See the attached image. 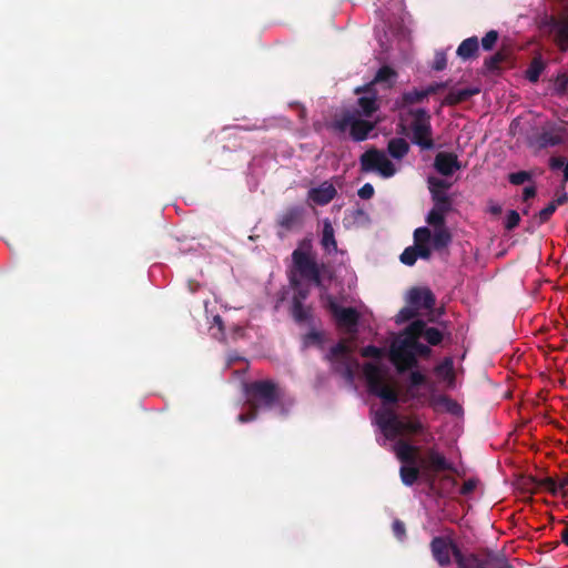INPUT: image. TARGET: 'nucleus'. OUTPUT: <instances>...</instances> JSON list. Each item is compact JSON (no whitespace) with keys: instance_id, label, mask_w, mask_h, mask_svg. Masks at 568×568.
Masks as SVG:
<instances>
[{"instance_id":"obj_39","label":"nucleus","mask_w":568,"mask_h":568,"mask_svg":"<svg viewBox=\"0 0 568 568\" xmlns=\"http://www.w3.org/2000/svg\"><path fill=\"white\" fill-rule=\"evenodd\" d=\"M506 59L503 52H497L485 60V67L488 71H496L499 69L500 63Z\"/></svg>"},{"instance_id":"obj_11","label":"nucleus","mask_w":568,"mask_h":568,"mask_svg":"<svg viewBox=\"0 0 568 568\" xmlns=\"http://www.w3.org/2000/svg\"><path fill=\"white\" fill-rule=\"evenodd\" d=\"M458 568H513L505 554L493 550L468 552L466 558H459Z\"/></svg>"},{"instance_id":"obj_21","label":"nucleus","mask_w":568,"mask_h":568,"mask_svg":"<svg viewBox=\"0 0 568 568\" xmlns=\"http://www.w3.org/2000/svg\"><path fill=\"white\" fill-rule=\"evenodd\" d=\"M321 245L326 254H334L337 252V242L335 239V231L329 220H324Z\"/></svg>"},{"instance_id":"obj_8","label":"nucleus","mask_w":568,"mask_h":568,"mask_svg":"<svg viewBox=\"0 0 568 568\" xmlns=\"http://www.w3.org/2000/svg\"><path fill=\"white\" fill-rule=\"evenodd\" d=\"M408 114L413 116L410 123L412 142L422 150H433L435 143L428 111L426 109H412Z\"/></svg>"},{"instance_id":"obj_54","label":"nucleus","mask_w":568,"mask_h":568,"mask_svg":"<svg viewBox=\"0 0 568 568\" xmlns=\"http://www.w3.org/2000/svg\"><path fill=\"white\" fill-rule=\"evenodd\" d=\"M375 193L374 186L371 183H365L357 192L358 196L363 200H369Z\"/></svg>"},{"instance_id":"obj_43","label":"nucleus","mask_w":568,"mask_h":568,"mask_svg":"<svg viewBox=\"0 0 568 568\" xmlns=\"http://www.w3.org/2000/svg\"><path fill=\"white\" fill-rule=\"evenodd\" d=\"M498 40V32L496 30L488 31L481 39V47L484 50H491Z\"/></svg>"},{"instance_id":"obj_12","label":"nucleus","mask_w":568,"mask_h":568,"mask_svg":"<svg viewBox=\"0 0 568 568\" xmlns=\"http://www.w3.org/2000/svg\"><path fill=\"white\" fill-rule=\"evenodd\" d=\"M359 164L362 172H377L384 179L392 178L396 174L394 163L383 151L376 148H371L365 151L359 158Z\"/></svg>"},{"instance_id":"obj_28","label":"nucleus","mask_w":568,"mask_h":568,"mask_svg":"<svg viewBox=\"0 0 568 568\" xmlns=\"http://www.w3.org/2000/svg\"><path fill=\"white\" fill-rule=\"evenodd\" d=\"M427 95L424 89H413L402 94L400 99L396 101L398 108H407L413 104L422 103Z\"/></svg>"},{"instance_id":"obj_16","label":"nucleus","mask_w":568,"mask_h":568,"mask_svg":"<svg viewBox=\"0 0 568 568\" xmlns=\"http://www.w3.org/2000/svg\"><path fill=\"white\" fill-rule=\"evenodd\" d=\"M434 168L439 174L449 176L460 169V163L455 153L438 152L434 160Z\"/></svg>"},{"instance_id":"obj_50","label":"nucleus","mask_w":568,"mask_h":568,"mask_svg":"<svg viewBox=\"0 0 568 568\" xmlns=\"http://www.w3.org/2000/svg\"><path fill=\"white\" fill-rule=\"evenodd\" d=\"M447 65V58L444 52H436L433 69L435 71H443Z\"/></svg>"},{"instance_id":"obj_18","label":"nucleus","mask_w":568,"mask_h":568,"mask_svg":"<svg viewBox=\"0 0 568 568\" xmlns=\"http://www.w3.org/2000/svg\"><path fill=\"white\" fill-rule=\"evenodd\" d=\"M423 327V324L420 322H412L406 328L405 333H407L409 343L412 344L413 352L415 354V357H429L432 354V349L428 345H425L419 342V333L418 328Z\"/></svg>"},{"instance_id":"obj_52","label":"nucleus","mask_w":568,"mask_h":568,"mask_svg":"<svg viewBox=\"0 0 568 568\" xmlns=\"http://www.w3.org/2000/svg\"><path fill=\"white\" fill-rule=\"evenodd\" d=\"M409 383L412 387H418L426 383V376L418 371L410 372Z\"/></svg>"},{"instance_id":"obj_1","label":"nucleus","mask_w":568,"mask_h":568,"mask_svg":"<svg viewBox=\"0 0 568 568\" xmlns=\"http://www.w3.org/2000/svg\"><path fill=\"white\" fill-rule=\"evenodd\" d=\"M292 263L287 268V278L293 290L292 304H304L311 294V290L303 282L313 284L325 290L324 275L327 267L318 263L316 253L313 251L311 240H303L291 254Z\"/></svg>"},{"instance_id":"obj_32","label":"nucleus","mask_w":568,"mask_h":568,"mask_svg":"<svg viewBox=\"0 0 568 568\" xmlns=\"http://www.w3.org/2000/svg\"><path fill=\"white\" fill-rule=\"evenodd\" d=\"M545 69V63L540 57H536L531 60L528 69L526 70V79L531 82L536 83L539 80V77L541 72Z\"/></svg>"},{"instance_id":"obj_2","label":"nucleus","mask_w":568,"mask_h":568,"mask_svg":"<svg viewBox=\"0 0 568 568\" xmlns=\"http://www.w3.org/2000/svg\"><path fill=\"white\" fill-rule=\"evenodd\" d=\"M245 395L250 410L237 416L240 423H248L257 417V410L271 409L280 404L283 393L277 383L272 379L253 381L245 385Z\"/></svg>"},{"instance_id":"obj_15","label":"nucleus","mask_w":568,"mask_h":568,"mask_svg":"<svg viewBox=\"0 0 568 568\" xmlns=\"http://www.w3.org/2000/svg\"><path fill=\"white\" fill-rule=\"evenodd\" d=\"M407 302L416 311L418 308L433 310L436 304V298L433 292L427 287H413L408 292Z\"/></svg>"},{"instance_id":"obj_40","label":"nucleus","mask_w":568,"mask_h":568,"mask_svg":"<svg viewBox=\"0 0 568 568\" xmlns=\"http://www.w3.org/2000/svg\"><path fill=\"white\" fill-rule=\"evenodd\" d=\"M417 316V311L410 304L403 307L396 315L397 323H405Z\"/></svg>"},{"instance_id":"obj_47","label":"nucleus","mask_w":568,"mask_h":568,"mask_svg":"<svg viewBox=\"0 0 568 568\" xmlns=\"http://www.w3.org/2000/svg\"><path fill=\"white\" fill-rule=\"evenodd\" d=\"M303 342L305 346H310L312 344L320 345L323 342V334L321 332L312 329L304 335Z\"/></svg>"},{"instance_id":"obj_48","label":"nucleus","mask_w":568,"mask_h":568,"mask_svg":"<svg viewBox=\"0 0 568 568\" xmlns=\"http://www.w3.org/2000/svg\"><path fill=\"white\" fill-rule=\"evenodd\" d=\"M361 355L366 358L371 357V358L379 359L383 356V351H382V348H379L375 345H368V346H365L362 348Z\"/></svg>"},{"instance_id":"obj_22","label":"nucleus","mask_w":568,"mask_h":568,"mask_svg":"<svg viewBox=\"0 0 568 568\" xmlns=\"http://www.w3.org/2000/svg\"><path fill=\"white\" fill-rule=\"evenodd\" d=\"M479 93L478 88H465L462 90H450L448 94L445 97L443 104L445 105H456L462 102L467 101L469 98Z\"/></svg>"},{"instance_id":"obj_31","label":"nucleus","mask_w":568,"mask_h":568,"mask_svg":"<svg viewBox=\"0 0 568 568\" xmlns=\"http://www.w3.org/2000/svg\"><path fill=\"white\" fill-rule=\"evenodd\" d=\"M430 195H432V201L434 203L433 207L437 209L438 211H445L447 213L452 211L453 201L446 192L440 193V192L432 190Z\"/></svg>"},{"instance_id":"obj_3","label":"nucleus","mask_w":568,"mask_h":568,"mask_svg":"<svg viewBox=\"0 0 568 568\" xmlns=\"http://www.w3.org/2000/svg\"><path fill=\"white\" fill-rule=\"evenodd\" d=\"M377 424L388 439H395L402 435H417L425 430L424 424L418 418H400L392 409L381 412L377 415Z\"/></svg>"},{"instance_id":"obj_7","label":"nucleus","mask_w":568,"mask_h":568,"mask_svg":"<svg viewBox=\"0 0 568 568\" xmlns=\"http://www.w3.org/2000/svg\"><path fill=\"white\" fill-rule=\"evenodd\" d=\"M418 463L423 469V479L430 488L434 487L436 477L439 473L456 470L454 464L450 463L436 447L427 448L422 456L418 453Z\"/></svg>"},{"instance_id":"obj_35","label":"nucleus","mask_w":568,"mask_h":568,"mask_svg":"<svg viewBox=\"0 0 568 568\" xmlns=\"http://www.w3.org/2000/svg\"><path fill=\"white\" fill-rule=\"evenodd\" d=\"M532 180V174L528 171H518L508 175V181L513 185H521Z\"/></svg>"},{"instance_id":"obj_9","label":"nucleus","mask_w":568,"mask_h":568,"mask_svg":"<svg viewBox=\"0 0 568 568\" xmlns=\"http://www.w3.org/2000/svg\"><path fill=\"white\" fill-rule=\"evenodd\" d=\"M407 333L394 339L389 347V361L395 366L399 374L417 367L418 359L415 357L413 348L410 347Z\"/></svg>"},{"instance_id":"obj_36","label":"nucleus","mask_w":568,"mask_h":568,"mask_svg":"<svg viewBox=\"0 0 568 568\" xmlns=\"http://www.w3.org/2000/svg\"><path fill=\"white\" fill-rule=\"evenodd\" d=\"M432 241V232L428 227L422 226L414 231V244H425Z\"/></svg>"},{"instance_id":"obj_27","label":"nucleus","mask_w":568,"mask_h":568,"mask_svg":"<svg viewBox=\"0 0 568 568\" xmlns=\"http://www.w3.org/2000/svg\"><path fill=\"white\" fill-rule=\"evenodd\" d=\"M409 144L403 138H393L387 143L388 154L396 160H402L409 152Z\"/></svg>"},{"instance_id":"obj_29","label":"nucleus","mask_w":568,"mask_h":568,"mask_svg":"<svg viewBox=\"0 0 568 568\" xmlns=\"http://www.w3.org/2000/svg\"><path fill=\"white\" fill-rule=\"evenodd\" d=\"M366 93L367 95L358 98L357 104L361 108L362 114L369 118L378 110L377 94L374 89Z\"/></svg>"},{"instance_id":"obj_46","label":"nucleus","mask_w":568,"mask_h":568,"mask_svg":"<svg viewBox=\"0 0 568 568\" xmlns=\"http://www.w3.org/2000/svg\"><path fill=\"white\" fill-rule=\"evenodd\" d=\"M556 203H548L547 206H545L542 210L538 213L539 223L544 224L549 221L551 215L556 212Z\"/></svg>"},{"instance_id":"obj_14","label":"nucleus","mask_w":568,"mask_h":568,"mask_svg":"<svg viewBox=\"0 0 568 568\" xmlns=\"http://www.w3.org/2000/svg\"><path fill=\"white\" fill-rule=\"evenodd\" d=\"M325 306L331 312L341 328L348 333H356L359 322V313L355 307H342L332 295L325 296Z\"/></svg>"},{"instance_id":"obj_19","label":"nucleus","mask_w":568,"mask_h":568,"mask_svg":"<svg viewBox=\"0 0 568 568\" xmlns=\"http://www.w3.org/2000/svg\"><path fill=\"white\" fill-rule=\"evenodd\" d=\"M337 194L335 186L331 182H323L317 187L308 191V199L317 205L328 204Z\"/></svg>"},{"instance_id":"obj_5","label":"nucleus","mask_w":568,"mask_h":568,"mask_svg":"<svg viewBox=\"0 0 568 568\" xmlns=\"http://www.w3.org/2000/svg\"><path fill=\"white\" fill-rule=\"evenodd\" d=\"M329 126L337 133H345L348 130L349 138L354 142H362L368 139L369 133L375 129V123L361 119V113L357 110H347L336 116Z\"/></svg>"},{"instance_id":"obj_51","label":"nucleus","mask_w":568,"mask_h":568,"mask_svg":"<svg viewBox=\"0 0 568 568\" xmlns=\"http://www.w3.org/2000/svg\"><path fill=\"white\" fill-rule=\"evenodd\" d=\"M414 247L416 248L417 256L423 260H429L432 256V250L429 246V243L425 244H414Z\"/></svg>"},{"instance_id":"obj_30","label":"nucleus","mask_w":568,"mask_h":568,"mask_svg":"<svg viewBox=\"0 0 568 568\" xmlns=\"http://www.w3.org/2000/svg\"><path fill=\"white\" fill-rule=\"evenodd\" d=\"M452 242L450 232L444 227L435 229L434 234L432 235V244L435 250H442L447 247Z\"/></svg>"},{"instance_id":"obj_4","label":"nucleus","mask_w":568,"mask_h":568,"mask_svg":"<svg viewBox=\"0 0 568 568\" xmlns=\"http://www.w3.org/2000/svg\"><path fill=\"white\" fill-rule=\"evenodd\" d=\"M394 450L396 457L402 463L399 468L400 480L405 486H413L419 478H423V469L418 463V453L420 448L407 440L399 439Z\"/></svg>"},{"instance_id":"obj_53","label":"nucleus","mask_w":568,"mask_h":568,"mask_svg":"<svg viewBox=\"0 0 568 568\" xmlns=\"http://www.w3.org/2000/svg\"><path fill=\"white\" fill-rule=\"evenodd\" d=\"M448 84H449V81L434 82V83H430L429 85H427L424 90L428 98L429 95L435 94L438 91L446 89L448 87Z\"/></svg>"},{"instance_id":"obj_57","label":"nucleus","mask_w":568,"mask_h":568,"mask_svg":"<svg viewBox=\"0 0 568 568\" xmlns=\"http://www.w3.org/2000/svg\"><path fill=\"white\" fill-rule=\"evenodd\" d=\"M487 212L490 213L491 215L498 216V215L501 214L503 209H501V205H499L498 203L494 202L493 200H489L488 201Z\"/></svg>"},{"instance_id":"obj_34","label":"nucleus","mask_w":568,"mask_h":568,"mask_svg":"<svg viewBox=\"0 0 568 568\" xmlns=\"http://www.w3.org/2000/svg\"><path fill=\"white\" fill-rule=\"evenodd\" d=\"M549 166L551 170L562 169L564 181H568V159L566 160L564 156H552L549 161Z\"/></svg>"},{"instance_id":"obj_38","label":"nucleus","mask_w":568,"mask_h":568,"mask_svg":"<svg viewBox=\"0 0 568 568\" xmlns=\"http://www.w3.org/2000/svg\"><path fill=\"white\" fill-rule=\"evenodd\" d=\"M536 484L538 487L544 488L545 490L549 491L551 495H557L559 491L558 483L551 477L538 479V480H536Z\"/></svg>"},{"instance_id":"obj_10","label":"nucleus","mask_w":568,"mask_h":568,"mask_svg":"<svg viewBox=\"0 0 568 568\" xmlns=\"http://www.w3.org/2000/svg\"><path fill=\"white\" fill-rule=\"evenodd\" d=\"M351 348L345 341H339L332 346L325 359L331 364V371L343 377L347 383L352 384L355 378L353 364L351 362Z\"/></svg>"},{"instance_id":"obj_25","label":"nucleus","mask_w":568,"mask_h":568,"mask_svg":"<svg viewBox=\"0 0 568 568\" xmlns=\"http://www.w3.org/2000/svg\"><path fill=\"white\" fill-rule=\"evenodd\" d=\"M479 49V41L477 37H470L462 41L457 48V55L463 60H468L477 57Z\"/></svg>"},{"instance_id":"obj_13","label":"nucleus","mask_w":568,"mask_h":568,"mask_svg":"<svg viewBox=\"0 0 568 568\" xmlns=\"http://www.w3.org/2000/svg\"><path fill=\"white\" fill-rule=\"evenodd\" d=\"M429 548L434 560L443 568L452 564V556L457 566L459 558H466L467 556L454 540L444 536L434 537L429 544Z\"/></svg>"},{"instance_id":"obj_45","label":"nucleus","mask_w":568,"mask_h":568,"mask_svg":"<svg viewBox=\"0 0 568 568\" xmlns=\"http://www.w3.org/2000/svg\"><path fill=\"white\" fill-rule=\"evenodd\" d=\"M520 215L517 211L510 210L505 221V230L513 231L519 225Z\"/></svg>"},{"instance_id":"obj_44","label":"nucleus","mask_w":568,"mask_h":568,"mask_svg":"<svg viewBox=\"0 0 568 568\" xmlns=\"http://www.w3.org/2000/svg\"><path fill=\"white\" fill-rule=\"evenodd\" d=\"M555 90L559 95H564L568 92V75L566 73H561L556 78Z\"/></svg>"},{"instance_id":"obj_24","label":"nucleus","mask_w":568,"mask_h":568,"mask_svg":"<svg viewBox=\"0 0 568 568\" xmlns=\"http://www.w3.org/2000/svg\"><path fill=\"white\" fill-rule=\"evenodd\" d=\"M302 221V209L294 206L286 210L278 217V225L286 231H291L297 226Z\"/></svg>"},{"instance_id":"obj_33","label":"nucleus","mask_w":568,"mask_h":568,"mask_svg":"<svg viewBox=\"0 0 568 568\" xmlns=\"http://www.w3.org/2000/svg\"><path fill=\"white\" fill-rule=\"evenodd\" d=\"M446 214L447 212L438 211L437 209L433 207L426 216V222L435 229L444 227Z\"/></svg>"},{"instance_id":"obj_23","label":"nucleus","mask_w":568,"mask_h":568,"mask_svg":"<svg viewBox=\"0 0 568 568\" xmlns=\"http://www.w3.org/2000/svg\"><path fill=\"white\" fill-rule=\"evenodd\" d=\"M290 313L297 324L311 325L313 323V307L311 305L291 303Z\"/></svg>"},{"instance_id":"obj_58","label":"nucleus","mask_w":568,"mask_h":568,"mask_svg":"<svg viewBox=\"0 0 568 568\" xmlns=\"http://www.w3.org/2000/svg\"><path fill=\"white\" fill-rule=\"evenodd\" d=\"M568 486V475L561 479V481L558 484L559 490H562L564 496H568V490L566 487Z\"/></svg>"},{"instance_id":"obj_62","label":"nucleus","mask_w":568,"mask_h":568,"mask_svg":"<svg viewBox=\"0 0 568 568\" xmlns=\"http://www.w3.org/2000/svg\"><path fill=\"white\" fill-rule=\"evenodd\" d=\"M214 321H215V323H219V324H221V323H222V320H221V317H220V316H215V317H214Z\"/></svg>"},{"instance_id":"obj_6","label":"nucleus","mask_w":568,"mask_h":568,"mask_svg":"<svg viewBox=\"0 0 568 568\" xmlns=\"http://www.w3.org/2000/svg\"><path fill=\"white\" fill-rule=\"evenodd\" d=\"M363 374L371 394L379 397L385 404H396L398 402L397 392L386 383L379 365L365 363Z\"/></svg>"},{"instance_id":"obj_55","label":"nucleus","mask_w":568,"mask_h":568,"mask_svg":"<svg viewBox=\"0 0 568 568\" xmlns=\"http://www.w3.org/2000/svg\"><path fill=\"white\" fill-rule=\"evenodd\" d=\"M477 487V480L474 479V478H470V479H467L464 481L462 488H460V494L464 495V496H467L469 494H471Z\"/></svg>"},{"instance_id":"obj_20","label":"nucleus","mask_w":568,"mask_h":568,"mask_svg":"<svg viewBox=\"0 0 568 568\" xmlns=\"http://www.w3.org/2000/svg\"><path fill=\"white\" fill-rule=\"evenodd\" d=\"M564 128L551 126L542 129L537 138V142L541 148L556 146L564 142Z\"/></svg>"},{"instance_id":"obj_26","label":"nucleus","mask_w":568,"mask_h":568,"mask_svg":"<svg viewBox=\"0 0 568 568\" xmlns=\"http://www.w3.org/2000/svg\"><path fill=\"white\" fill-rule=\"evenodd\" d=\"M415 322H420L423 324V327L418 328V333L420 337L425 338L428 345L437 346L442 344L444 341V334L440 329L427 326L423 320H416Z\"/></svg>"},{"instance_id":"obj_41","label":"nucleus","mask_w":568,"mask_h":568,"mask_svg":"<svg viewBox=\"0 0 568 568\" xmlns=\"http://www.w3.org/2000/svg\"><path fill=\"white\" fill-rule=\"evenodd\" d=\"M556 41L562 51L568 50V24L561 26L556 33Z\"/></svg>"},{"instance_id":"obj_63","label":"nucleus","mask_w":568,"mask_h":568,"mask_svg":"<svg viewBox=\"0 0 568 568\" xmlns=\"http://www.w3.org/2000/svg\"><path fill=\"white\" fill-rule=\"evenodd\" d=\"M523 213L528 214V209H525Z\"/></svg>"},{"instance_id":"obj_49","label":"nucleus","mask_w":568,"mask_h":568,"mask_svg":"<svg viewBox=\"0 0 568 568\" xmlns=\"http://www.w3.org/2000/svg\"><path fill=\"white\" fill-rule=\"evenodd\" d=\"M392 529L398 540H403L406 537V527L402 520L395 519L393 521Z\"/></svg>"},{"instance_id":"obj_59","label":"nucleus","mask_w":568,"mask_h":568,"mask_svg":"<svg viewBox=\"0 0 568 568\" xmlns=\"http://www.w3.org/2000/svg\"><path fill=\"white\" fill-rule=\"evenodd\" d=\"M567 194L564 193L562 195L558 196L556 200L551 201L552 203H556V207H558L559 205H562L566 203L567 201Z\"/></svg>"},{"instance_id":"obj_60","label":"nucleus","mask_w":568,"mask_h":568,"mask_svg":"<svg viewBox=\"0 0 568 568\" xmlns=\"http://www.w3.org/2000/svg\"><path fill=\"white\" fill-rule=\"evenodd\" d=\"M562 542L568 546V523L566 524L565 529L560 534Z\"/></svg>"},{"instance_id":"obj_17","label":"nucleus","mask_w":568,"mask_h":568,"mask_svg":"<svg viewBox=\"0 0 568 568\" xmlns=\"http://www.w3.org/2000/svg\"><path fill=\"white\" fill-rule=\"evenodd\" d=\"M396 78L397 72L392 67L383 65L376 72L373 81L363 87L356 88L355 93L359 94L361 92H371L376 83H386L387 88H392Z\"/></svg>"},{"instance_id":"obj_42","label":"nucleus","mask_w":568,"mask_h":568,"mask_svg":"<svg viewBox=\"0 0 568 568\" xmlns=\"http://www.w3.org/2000/svg\"><path fill=\"white\" fill-rule=\"evenodd\" d=\"M428 184H429L428 187H429L430 193H432V190L443 193V192H446L450 187V183H448L447 181H445L443 179H437V178H429Z\"/></svg>"},{"instance_id":"obj_37","label":"nucleus","mask_w":568,"mask_h":568,"mask_svg":"<svg viewBox=\"0 0 568 568\" xmlns=\"http://www.w3.org/2000/svg\"><path fill=\"white\" fill-rule=\"evenodd\" d=\"M417 258L418 256L414 245L406 247L399 256L400 262L408 266H413L416 263Z\"/></svg>"},{"instance_id":"obj_56","label":"nucleus","mask_w":568,"mask_h":568,"mask_svg":"<svg viewBox=\"0 0 568 568\" xmlns=\"http://www.w3.org/2000/svg\"><path fill=\"white\" fill-rule=\"evenodd\" d=\"M537 194V189L535 185L526 186L523 191V201L528 202L530 199L535 197Z\"/></svg>"},{"instance_id":"obj_61","label":"nucleus","mask_w":568,"mask_h":568,"mask_svg":"<svg viewBox=\"0 0 568 568\" xmlns=\"http://www.w3.org/2000/svg\"><path fill=\"white\" fill-rule=\"evenodd\" d=\"M444 367H448L450 369L452 368V359L446 358L442 365L436 367V371L439 373Z\"/></svg>"}]
</instances>
